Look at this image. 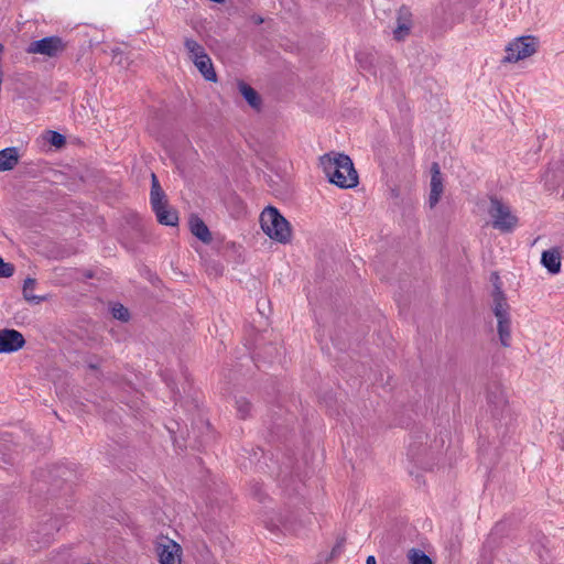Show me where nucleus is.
I'll return each instance as SVG.
<instances>
[{
    "label": "nucleus",
    "instance_id": "423d86ee",
    "mask_svg": "<svg viewBox=\"0 0 564 564\" xmlns=\"http://www.w3.org/2000/svg\"><path fill=\"white\" fill-rule=\"evenodd\" d=\"M490 282L492 284V290L490 292L491 297V311L496 318H501L506 316H510V305L508 303L507 296L502 290V281L498 274V272H492L490 274Z\"/></svg>",
    "mask_w": 564,
    "mask_h": 564
},
{
    "label": "nucleus",
    "instance_id": "aec40b11",
    "mask_svg": "<svg viewBox=\"0 0 564 564\" xmlns=\"http://www.w3.org/2000/svg\"><path fill=\"white\" fill-rule=\"evenodd\" d=\"M236 409L240 419H247L251 413L252 405L248 399L240 397L236 400Z\"/></svg>",
    "mask_w": 564,
    "mask_h": 564
},
{
    "label": "nucleus",
    "instance_id": "393cba45",
    "mask_svg": "<svg viewBox=\"0 0 564 564\" xmlns=\"http://www.w3.org/2000/svg\"><path fill=\"white\" fill-rule=\"evenodd\" d=\"M14 268L12 264L7 263L0 257V278H9L13 274Z\"/></svg>",
    "mask_w": 564,
    "mask_h": 564
},
{
    "label": "nucleus",
    "instance_id": "cd10ccee",
    "mask_svg": "<svg viewBox=\"0 0 564 564\" xmlns=\"http://www.w3.org/2000/svg\"><path fill=\"white\" fill-rule=\"evenodd\" d=\"M357 59H358V63L360 64V66H361L362 68H366V66H365V65H362V63H361V55H358V56H357Z\"/></svg>",
    "mask_w": 564,
    "mask_h": 564
},
{
    "label": "nucleus",
    "instance_id": "f257e3e1",
    "mask_svg": "<svg viewBox=\"0 0 564 564\" xmlns=\"http://www.w3.org/2000/svg\"><path fill=\"white\" fill-rule=\"evenodd\" d=\"M319 164L328 181L340 188H352L358 184V174L346 154L329 152L321 156Z\"/></svg>",
    "mask_w": 564,
    "mask_h": 564
},
{
    "label": "nucleus",
    "instance_id": "b1692460",
    "mask_svg": "<svg viewBox=\"0 0 564 564\" xmlns=\"http://www.w3.org/2000/svg\"><path fill=\"white\" fill-rule=\"evenodd\" d=\"M46 140L56 148H61L65 143L64 135L55 131H47Z\"/></svg>",
    "mask_w": 564,
    "mask_h": 564
},
{
    "label": "nucleus",
    "instance_id": "6e6552de",
    "mask_svg": "<svg viewBox=\"0 0 564 564\" xmlns=\"http://www.w3.org/2000/svg\"><path fill=\"white\" fill-rule=\"evenodd\" d=\"M25 344L23 335L15 329L0 330V354H11L21 349Z\"/></svg>",
    "mask_w": 564,
    "mask_h": 564
},
{
    "label": "nucleus",
    "instance_id": "4be33fe9",
    "mask_svg": "<svg viewBox=\"0 0 564 564\" xmlns=\"http://www.w3.org/2000/svg\"><path fill=\"white\" fill-rule=\"evenodd\" d=\"M151 178H152V185H151V192H150V202L155 200V199H162V198L166 197L165 193L163 192V189L160 186L156 175L152 173Z\"/></svg>",
    "mask_w": 564,
    "mask_h": 564
},
{
    "label": "nucleus",
    "instance_id": "412c9836",
    "mask_svg": "<svg viewBox=\"0 0 564 564\" xmlns=\"http://www.w3.org/2000/svg\"><path fill=\"white\" fill-rule=\"evenodd\" d=\"M411 564H433L432 560L421 550L412 549L409 552Z\"/></svg>",
    "mask_w": 564,
    "mask_h": 564
},
{
    "label": "nucleus",
    "instance_id": "4468645a",
    "mask_svg": "<svg viewBox=\"0 0 564 564\" xmlns=\"http://www.w3.org/2000/svg\"><path fill=\"white\" fill-rule=\"evenodd\" d=\"M411 13L408 9H401L398 15L397 28L393 30L395 40L401 41L408 36L411 29Z\"/></svg>",
    "mask_w": 564,
    "mask_h": 564
},
{
    "label": "nucleus",
    "instance_id": "9b49d317",
    "mask_svg": "<svg viewBox=\"0 0 564 564\" xmlns=\"http://www.w3.org/2000/svg\"><path fill=\"white\" fill-rule=\"evenodd\" d=\"M191 232L199 239L203 243L209 245L213 242V235L206 224L196 215H192L189 220Z\"/></svg>",
    "mask_w": 564,
    "mask_h": 564
},
{
    "label": "nucleus",
    "instance_id": "39448f33",
    "mask_svg": "<svg viewBox=\"0 0 564 564\" xmlns=\"http://www.w3.org/2000/svg\"><path fill=\"white\" fill-rule=\"evenodd\" d=\"M154 549L160 564H181L182 547L169 536H158L154 541Z\"/></svg>",
    "mask_w": 564,
    "mask_h": 564
},
{
    "label": "nucleus",
    "instance_id": "a878e982",
    "mask_svg": "<svg viewBox=\"0 0 564 564\" xmlns=\"http://www.w3.org/2000/svg\"><path fill=\"white\" fill-rule=\"evenodd\" d=\"M123 59H124V56H123L122 52H120L119 50H113L112 51V62L115 64L120 65V66H124Z\"/></svg>",
    "mask_w": 564,
    "mask_h": 564
},
{
    "label": "nucleus",
    "instance_id": "f8f14e48",
    "mask_svg": "<svg viewBox=\"0 0 564 564\" xmlns=\"http://www.w3.org/2000/svg\"><path fill=\"white\" fill-rule=\"evenodd\" d=\"M542 265L551 274H557L561 271L562 256L558 249H544L541 256Z\"/></svg>",
    "mask_w": 564,
    "mask_h": 564
},
{
    "label": "nucleus",
    "instance_id": "20e7f679",
    "mask_svg": "<svg viewBox=\"0 0 564 564\" xmlns=\"http://www.w3.org/2000/svg\"><path fill=\"white\" fill-rule=\"evenodd\" d=\"M489 215L494 227L501 231L512 230L518 225V217L511 207L497 198L490 202Z\"/></svg>",
    "mask_w": 564,
    "mask_h": 564
},
{
    "label": "nucleus",
    "instance_id": "dca6fc26",
    "mask_svg": "<svg viewBox=\"0 0 564 564\" xmlns=\"http://www.w3.org/2000/svg\"><path fill=\"white\" fill-rule=\"evenodd\" d=\"M497 319V333L500 344L509 347L511 344V317L506 316Z\"/></svg>",
    "mask_w": 564,
    "mask_h": 564
},
{
    "label": "nucleus",
    "instance_id": "1a4fd4ad",
    "mask_svg": "<svg viewBox=\"0 0 564 564\" xmlns=\"http://www.w3.org/2000/svg\"><path fill=\"white\" fill-rule=\"evenodd\" d=\"M62 50V41L58 37L51 36L32 42L28 48V52L31 54L54 56Z\"/></svg>",
    "mask_w": 564,
    "mask_h": 564
},
{
    "label": "nucleus",
    "instance_id": "f03ea898",
    "mask_svg": "<svg viewBox=\"0 0 564 564\" xmlns=\"http://www.w3.org/2000/svg\"><path fill=\"white\" fill-rule=\"evenodd\" d=\"M262 231L274 242L288 245L292 241V227L286 218L273 206H267L260 214Z\"/></svg>",
    "mask_w": 564,
    "mask_h": 564
},
{
    "label": "nucleus",
    "instance_id": "a211bd4d",
    "mask_svg": "<svg viewBox=\"0 0 564 564\" xmlns=\"http://www.w3.org/2000/svg\"><path fill=\"white\" fill-rule=\"evenodd\" d=\"M36 286V280L33 278H28L24 280L23 283V297L25 301L32 304H40L41 302L45 301V296H39L34 295L33 291Z\"/></svg>",
    "mask_w": 564,
    "mask_h": 564
},
{
    "label": "nucleus",
    "instance_id": "9d476101",
    "mask_svg": "<svg viewBox=\"0 0 564 564\" xmlns=\"http://www.w3.org/2000/svg\"><path fill=\"white\" fill-rule=\"evenodd\" d=\"M431 174L432 176L430 184L429 206L434 208L440 202L444 189L441 171L437 163L432 164Z\"/></svg>",
    "mask_w": 564,
    "mask_h": 564
},
{
    "label": "nucleus",
    "instance_id": "f3484780",
    "mask_svg": "<svg viewBox=\"0 0 564 564\" xmlns=\"http://www.w3.org/2000/svg\"><path fill=\"white\" fill-rule=\"evenodd\" d=\"M194 65L199 70L202 76L209 82H216L217 75L210 57L206 54L202 58L194 62Z\"/></svg>",
    "mask_w": 564,
    "mask_h": 564
},
{
    "label": "nucleus",
    "instance_id": "7ed1b4c3",
    "mask_svg": "<svg viewBox=\"0 0 564 564\" xmlns=\"http://www.w3.org/2000/svg\"><path fill=\"white\" fill-rule=\"evenodd\" d=\"M539 46L538 39L533 36H520L510 41L506 46L503 63H517L532 56Z\"/></svg>",
    "mask_w": 564,
    "mask_h": 564
},
{
    "label": "nucleus",
    "instance_id": "ddd939ff",
    "mask_svg": "<svg viewBox=\"0 0 564 564\" xmlns=\"http://www.w3.org/2000/svg\"><path fill=\"white\" fill-rule=\"evenodd\" d=\"M20 150L15 147L0 150V173L12 171L20 161Z\"/></svg>",
    "mask_w": 564,
    "mask_h": 564
},
{
    "label": "nucleus",
    "instance_id": "0eeeda50",
    "mask_svg": "<svg viewBox=\"0 0 564 564\" xmlns=\"http://www.w3.org/2000/svg\"><path fill=\"white\" fill-rule=\"evenodd\" d=\"M158 221L164 226H176L178 215L175 209L169 206L166 197L150 202Z\"/></svg>",
    "mask_w": 564,
    "mask_h": 564
},
{
    "label": "nucleus",
    "instance_id": "2eb2a0df",
    "mask_svg": "<svg viewBox=\"0 0 564 564\" xmlns=\"http://www.w3.org/2000/svg\"><path fill=\"white\" fill-rule=\"evenodd\" d=\"M238 90L252 109H254V110L260 109L261 98H260L259 94L251 86H249L245 82H239Z\"/></svg>",
    "mask_w": 564,
    "mask_h": 564
},
{
    "label": "nucleus",
    "instance_id": "6ab92c4d",
    "mask_svg": "<svg viewBox=\"0 0 564 564\" xmlns=\"http://www.w3.org/2000/svg\"><path fill=\"white\" fill-rule=\"evenodd\" d=\"M184 46L187 51L189 59L193 63L207 54L205 48L193 39H186L184 42Z\"/></svg>",
    "mask_w": 564,
    "mask_h": 564
},
{
    "label": "nucleus",
    "instance_id": "5701e85b",
    "mask_svg": "<svg viewBox=\"0 0 564 564\" xmlns=\"http://www.w3.org/2000/svg\"><path fill=\"white\" fill-rule=\"evenodd\" d=\"M111 314H112L113 318L122 321V322H127L129 319V312L121 304L113 305V307L111 310Z\"/></svg>",
    "mask_w": 564,
    "mask_h": 564
},
{
    "label": "nucleus",
    "instance_id": "bb28decb",
    "mask_svg": "<svg viewBox=\"0 0 564 564\" xmlns=\"http://www.w3.org/2000/svg\"><path fill=\"white\" fill-rule=\"evenodd\" d=\"M366 564H376V558L375 556L370 555L367 557V561H366Z\"/></svg>",
    "mask_w": 564,
    "mask_h": 564
}]
</instances>
